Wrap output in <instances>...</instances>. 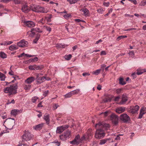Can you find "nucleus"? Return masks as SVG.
Instances as JSON below:
<instances>
[{
	"label": "nucleus",
	"mask_w": 146,
	"mask_h": 146,
	"mask_svg": "<svg viewBox=\"0 0 146 146\" xmlns=\"http://www.w3.org/2000/svg\"><path fill=\"white\" fill-rule=\"evenodd\" d=\"M106 128H109V125L108 124L105 123L104 124L101 123L96 124L95 125L96 130L95 134V137L97 139H101L105 136V133L103 129V127Z\"/></svg>",
	"instance_id": "f257e3e1"
},
{
	"label": "nucleus",
	"mask_w": 146,
	"mask_h": 146,
	"mask_svg": "<svg viewBox=\"0 0 146 146\" xmlns=\"http://www.w3.org/2000/svg\"><path fill=\"white\" fill-rule=\"evenodd\" d=\"M18 88L17 84L15 83L11 85L9 87L4 88V92L7 94H8L9 96L16 94L17 92V89Z\"/></svg>",
	"instance_id": "f03ea898"
},
{
	"label": "nucleus",
	"mask_w": 146,
	"mask_h": 146,
	"mask_svg": "<svg viewBox=\"0 0 146 146\" xmlns=\"http://www.w3.org/2000/svg\"><path fill=\"white\" fill-rule=\"evenodd\" d=\"M24 133L21 136L22 139V142L29 141L31 140L33 137V135L31 134L28 130L24 131Z\"/></svg>",
	"instance_id": "7ed1b4c3"
},
{
	"label": "nucleus",
	"mask_w": 146,
	"mask_h": 146,
	"mask_svg": "<svg viewBox=\"0 0 146 146\" xmlns=\"http://www.w3.org/2000/svg\"><path fill=\"white\" fill-rule=\"evenodd\" d=\"M93 133L92 129H88L86 134L84 135L81 137L82 140H86L89 138H92L93 135Z\"/></svg>",
	"instance_id": "20e7f679"
},
{
	"label": "nucleus",
	"mask_w": 146,
	"mask_h": 146,
	"mask_svg": "<svg viewBox=\"0 0 146 146\" xmlns=\"http://www.w3.org/2000/svg\"><path fill=\"white\" fill-rule=\"evenodd\" d=\"M139 106L137 105L130 106V109L128 110V112L132 114L138 113V111L139 109Z\"/></svg>",
	"instance_id": "39448f33"
},
{
	"label": "nucleus",
	"mask_w": 146,
	"mask_h": 146,
	"mask_svg": "<svg viewBox=\"0 0 146 146\" xmlns=\"http://www.w3.org/2000/svg\"><path fill=\"white\" fill-rule=\"evenodd\" d=\"M82 140L81 138L80 139V135H78L76 136L73 140L70 141V143L72 145H78L81 142V141Z\"/></svg>",
	"instance_id": "423d86ee"
},
{
	"label": "nucleus",
	"mask_w": 146,
	"mask_h": 146,
	"mask_svg": "<svg viewBox=\"0 0 146 146\" xmlns=\"http://www.w3.org/2000/svg\"><path fill=\"white\" fill-rule=\"evenodd\" d=\"M34 31L41 33L42 31L38 28H32L30 31L28 32L27 33L29 35V36L33 37L35 34Z\"/></svg>",
	"instance_id": "0eeeda50"
},
{
	"label": "nucleus",
	"mask_w": 146,
	"mask_h": 146,
	"mask_svg": "<svg viewBox=\"0 0 146 146\" xmlns=\"http://www.w3.org/2000/svg\"><path fill=\"white\" fill-rule=\"evenodd\" d=\"M70 134V131L68 130L67 131L63 134L61 135L60 136V138L62 141H65L69 138Z\"/></svg>",
	"instance_id": "6e6552de"
},
{
	"label": "nucleus",
	"mask_w": 146,
	"mask_h": 146,
	"mask_svg": "<svg viewBox=\"0 0 146 146\" xmlns=\"http://www.w3.org/2000/svg\"><path fill=\"white\" fill-rule=\"evenodd\" d=\"M120 119L124 123H127L130 120V118L126 114L124 113L120 115Z\"/></svg>",
	"instance_id": "1a4fd4ad"
},
{
	"label": "nucleus",
	"mask_w": 146,
	"mask_h": 146,
	"mask_svg": "<svg viewBox=\"0 0 146 146\" xmlns=\"http://www.w3.org/2000/svg\"><path fill=\"white\" fill-rule=\"evenodd\" d=\"M110 118L113 123L115 125L118 123V117L114 114H112L110 116Z\"/></svg>",
	"instance_id": "9d476101"
},
{
	"label": "nucleus",
	"mask_w": 146,
	"mask_h": 146,
	"mask_svg": "<svg viewBox=\"0 0 146 146\" xmlns=\"http://www.w3.org/2000/svg\"><path fill=\"white\" fill-rule=\"evenodd\" d=\"M24 25L29 27H33L35 26V23L31 21H27L24 22Z\"/></svg>",
	"instance_id": "9b49d317"
},
{
	"label": "nucleus",
	"mask_w": 146,
	"mask_h": 146,
	"mask_svg": "<svg viewBox=\"0 0 146 146\" xmlns=\"http://www.w3.org/2000/svg\"><path fill=\"white\" fill-rule=\"evenodd\" d=\"M28 44L27 41H25L24 40H22L20 41L17 43V46L19 47H23L26 46Z\"/></svg>",
	"instance_id": "f8f14e48"
},
{
	"label": "nucleus",
	"mask_w": 146,
	"mask_h": 146,
	"mask_svg": "<svg viewBox=\"0 0 146 146\" xmlns=\"http://www.w3.org/2000/svg\"><path fill=\"white\" fill-rule=\"evenodd\" d=\"M23 111L22 110H17V109H14L12 110L11 112V115L16 116L19 113H21Z\"/></svg>",
	"instance_id": "ddd939ff"
},
{
	"label": "nucleus",
	"mask_w": 146,
	"mask_h": 146,
	"mask_svg": "<svg viewBox=\"0 0 146 146\" xmlns=\"http://www.w3.org/2000/svg\"><path fill=\"white\" fill-rule=\"evenodd\" d=\"M146 113V108L144 107H142L140 110V112L138 118L141 119L143 115Z\"/></svg>",
	"instance_id": "4468645a"
},
{
	"label": "nucleus",
	"mask_w": 146,
	"mask_h": 146,
	"mask_svg": "<svg viewBox=\"0 0 146 146\" xmlns=\"http://www.w3.org/2000/svg\"><path fill=\"white\" fill-rule=\"evenodd\" d=\"M21 10L23 12L27 13H28L30 10V7H29L26 5H24L22 6Z\"/></svg>",
	"instance_id": "2eb2a0df"
},
{
	"label": "nucleus",
	"mask_w": 146,
	"mask_h": 146,
	"mask_svg": "<svg viewBox=\"0 0 146 146\" xmlns=\"http://www.w3.org/2000/svg\"><path fill=\"white\" fill-rule=\"evenodd\" d=\"M128 100V98L126 94H123L122 96V100L119 103L121 104H123L126 102Z\"/></svg>",
	"instance_id": "dca6fc26"
},
{
	"label": "nucleus",
	"mask_w": 146,
	"mask_h": 146,
	"mask_svg": "<svg viewBox=\"0 0 146 146\" xmlns=\"http://www.w3.org/2000/svg\"><path fill=\"white\" fill-rule=\"evenodd\" d=\"M38 6V5H31L30 6V10H31L37 13Z\"/></svg>",
	"instance_id": "f3484780"
},
{
	"label": "nucleus",
	"mask_w": 146,
	"mask_h": 146,
	"mask_svg": "<svg viewBox=\"0 0 146 146\" xmlns=\"http://www.w3.org/2000/svg\"><path fill=\"white\" fill-rule=\"evenodd\" d=\"M35 80V78L33 77H31L27 78L25 81V84H30L31 83L33 82Z\"/></svg>",
	"instance_id": "a211bd4d"
},
{
	"label": "nucleus",
	"mask_w": 146,
	"mask_h": 146,
	"mask_svg": "<svg viewBox=\"0 0 146 146\" xmlns=\"http://www.w3.org/2000/svg\"><path fill=\"white\" fill-rule=\"evenodd\" d=\"M125 110V108L122 107H120L116 109V111L118 113H120L124 112Z\"/></svg>",
	"instance_id": "6ab92c4d"
},
{
	"label": "nucleus",
	"mask_w": 146,
	"mask_h": 146,
	"mask_svg": "<svg viewBox=\"0 0 146 146\" xmlns=\"http://www.w3.org/2000/svg\"><path fill=\"white\" fill-rule=\"evenodd\" d=\"M48 11L47 10L45 9L44 8L42 7H40L38 6V9L37 11V13H47Z\"/></svg>",
	"instance_id": "aec40b11"
},
{
	"label": "nucleus",
	"mask_w": 146,
	"mask_h": 146,
	"mask_svg": "<svg viewBox=\"0 0 146 146\" xmlns=\"http://www.w3.org/2000/svg\"><path fill=\"white\" fill-rule=\"evenodd\" d=\"M81 11L83 13V14L85 16H87L89 15V11L86 8H84L81 9Z\"/></svg>",
	"instance_id": "412c9836"
},
{
	"label": "nucleus",
	"mask_w": 146,
	"mask_h": 146,
	"mask_svg": "<svg viewBox=\"0 0 146 146\" xmlns=\"http://www.w3.org/2000/svg\"><path fill=\"white\" fill-rule=\"evenodd\" d=\"M44 119L46 121L47 124L49 125L50 123V117L49 115L46 114H45L44 116Z\"/></svg>",
	"instance_id": "4be33fe9"
},
{
	"label": "nucleus",
	"mask_w": 146,
	"mask_h": 146,
	"mask_svg": "<svg viewBox=\"0 0 146 146\" xmlns=\"http://www.w3.org/2000/svg\"><path fill=\"white\" fill-rule=\"evenodd\" d=\"M46 79V78L44 76L41 77L37 80V82L38 84H40L43 82L44 80Z\"/></svg>",
	"instance_id": "5701e85b"
},
{
	"label": "nucleus",
	"mask_w": 146,
	"mask_h": 146,
	"mask_svg": "<svg viewBox=\"0 0 146 146\" xmlns=\"http://www.w3.org/2000/svg\"><path fill=\"white\" fill-rule=\"evenodd\" d=\"M145 72H146V69H139L137 70V72L136 74L138 75H140Z\"/></svg>",
	"instance_id": "b1692460"
},
{
	"label": "nucleus",
	"mask_w": 146,
	"mask_h": 146,
	"mask_svg": "<svg viewBox=\"0 0 146 146\" xmlns=\"http://www.w3.org/2000/svg\"><path fill=\"white\" fill-rule=\"evenodd\" d=\"M18 48V46L16 45H12L9 48V49L11 51L16 50Z\"/></svg>",
	"instance_id": "393cba45"
},
{
	"label": "nucleus",
	"mask_w": 146,
	"mask_h": 146,
	"mask_svg": "<svg viewBox=\"0 0 146 146\" xmlns=\"http://www.w3.org/2000/svg\"><path fill=\"white\" fill-rule=\"evenodd\" d=\"M43 123H41L35 125L34 127V129L35 130L37 129H42V127L43 126Z\"/></svg>",
	"instance_id": "a878e982"
},
{
	"label": "nucleus",
	"mask_w": 146,
	"mask_h": 146,
	"mask_svg": "<svg viewBox=\"0 0 146 146\" xmlns=\"http://www.w3.org/2000/svg\"><path fill=\"white\" fill-rule=\"evenodd\" d=\"M23 87L24 89L25 90H29L31 87V84H25L23 85Z\"/></svg>",
	"instance_id": "bb28decb"
},
{
	"label": "nucleus",
	"mask_w": 146,
	"mask_h": 146,
	"mask_svg": "<svg viewBox=\"0 0 146 146\" xmlns=\"http://www.w3.org/2000/svg\"><path fill=\"white\" fill-rule=\"evenodd\" d=\"M63 132L62 128L61 126L58 127L56 131L57 133L60 134Z\"/></svg>",
	"instance_id": "cd10ccee"
},
{
	"label": "nucleus",
	"mask_w": 146,
	"mask_h": 146,
	"mask_svg": "<svg viewBox=\"0 0 146 146\" xmlns=\"http://www.w3.org/2000/svg\"><path fill=\"white\" fill-rule=\"evenodd\" d=\"M6 78L5 75L4 74L0 72V78L1 81H5Z\"/></svg>",
	"instance_id": "c85d7f7f"
},
{
	"label": "nucleus",
	"mask_w": 146,
	"mask_h": 146,
	"mask_svg": "<svg viewBox=\"0 0 146 146\" xmlns=\"http://www.w3.org/2000/svg\"><path fill=\"white\" fill-rule=\"evenodd\" d=\"M44 68V66L42 65L39 66H37L35 65V70H42Z\"/></svg>",
	"instance_id": "c756f323"
},
{
	"label": "nucleus",
	"mask_w": 146,
	"mask_h": 146,
	"mask_svg": "<svg viewBox=\"0 0 146 146\" xmlns=\"http://www.w3.org/2000/svg\"><path fill=\"white\" fill-rule=\"evenodd\" d=\"M38 98L36 96L33 97L31 99V102L33 103H35Z\"/></svg>",
	"instance_id": "7c9ffc66"
},
{
	"label": "nucleus",
	"mask_w": 146,
	"mask_h": 146,
	"mask_svg": "<svg viewBox=\"0 0 146 146\" xmlns=\"http://www.w3.org/2000/svg\"><path fill=\"white\" fill-rule=\"evenodd\" d=\"M7 55L3 52L0 53V57L3 58H5L7 57Z\"/></svg>",
	"instance_id": "2f4dec72"
},
{
	"label": "nucleus",
	"mask_w": 146,
	"mask_h": 146,
	"mask_svg": "<svg viewBox=\"0 0 146 146\" xmlns=\"http://www.w3.org/2000/svg\"><path fill=\"white\" fill-rule=\"evenodd\" d=\"M72 92H70L64 95L65 98H67L71 97L72 96Z\"/></svg>",
	"instance_id": "473e14b6"
},
{
	"label": "nucleus",
	"mask_w": 146,
	"mask_h": 146,
	"mask_svg": "<svg viewBox=\"0 0 146 146\" xmlns=\"http://www.w3.org/2000/svg\"><path fill=\"white\" fill-rule=\"evenodd\" d=\"M80 91V89H77L76 90H75L72 91H71L72 93V95H74L75 94H77L78 93V92Z\"/></svg>",
	"instance_id": "72a5a7b5"
},
{
	"label": "nucleus",
	"mask_w": 146,
	"mask_h": 146,
	"mask_svg": "<svg viewBox=\"0 0 146 146\" xmlns=\"http://www.w3.org/2000/svg\"><path fill=\"white\" fill-rule=\"evenodd\" d=\"M119 83L121 85H124L126 84V82L123 81V78H120L119 80Z\"/></svg>",
	"instance_id": "f704fd0d"
},
{
	"label": "nucleus",
	"mask_w": 146,
	"mask_h": 146,
	"mask_svg": "<svg viewBox=\"0 0 146 146\" xmlns=\"http://www.w3.org/2000/svg\"><path fill=\"white\" fill-rule=\"evenodd\" d=\"M79 0H67V1L69 2L70 4H72L76 3Z\"/></svg>",
	"instance_id": "c9c22d12"
},
{
	"label": "nucleus",
	"mask_w": 146,
	"mask_h": 146,
	"mask_svg": "<svg viewBox=\"0 0 146 146\" xmlns=\"http://www.w3.org/2000/svg\"><path fill=\"white\" fill-rule=\"evenodd\" d=\"M72 57V55L70 54L66 55L64 56L65 59L66 60H69Z\"/></svg>",
	"instance_id": "e433bc0d"
},
{
	"label": "nucleus",
	"mask_w": 146,
	"mask_h": 146,
	"mask_svg": "<svg viewBox=\"0 0 146 146\" xmlns=\"http://www.w3.org/2000/svg\"><path fill=\"white\" fill-rule=\"evenodd\" d=\"M127 37V36H118L117 38V41H119L121 39H122L124 38H126Z\"/></svg>",
	"instance_id": "4c0bfd02"
},
{
	"label": "nucleus",
	"mask_w": 146,
	"mask_h": 146,
	"mask_svg": "<svg viewBox=\"0 0 146 146\" xmlns=\"http://www.w3.org/2000/svg\"><path fill=\"white\" fill-rule=\"evenodd\" d=\"M30 62H35L38 60V58L37 57H35L34 58H32L29 60Z\"/></svg>",
	"instance_id": "58836bf2"
},
{
	"label": "nucleus",
	"mask_w": 146,
	"mask_h": 146,
	"mask_svg": "<svg viewBox=\"0 0 146 146\" xmlns=\"http://www.w3.org/2000/svg\"><path fill=\"white\" fill-rule=\"evenodd\" d=\"M13 1L14 3L16 5L20 4L21 2V0H13Z\"/></svg>",
	"instance_id": "ea45409f"
},
{
	"label": "nucleus",
	"mask_w": 146,
	"mask_h": 146,
	"mask_svg": "<svg viewBox=\"0 0 146 146\" xmlns=\"http://www.w3.org/2000/svg\"><path fill=\"white\" fill-rule=\"evenodd\" d=\"M101 70V69L97 70L94 71V72L93 73V74L95 75H97L100 72Z\"/></svg>",
	"instance_id": "a19ab883"
},
{
	"label": "nucleus",
	"mask_w": 146,
	"mask_h": 146,
	"mask_svg": "<svg viewBox=\"0 0 146 146\" xmlns=\"http://www.w3.org/2000/svg\"><path fill=\"white\" fill-rule=\"evenodd\" d=\"M61 126L63 131L68 127V125H64Z\"/></svg>",
	"instance_id": "79ce46f5"
},
{
	"label": "nucleus",
	"mask_w": 146,
	"mask_h": 146,
	"mask_svg": "<svg viewBox=\"0 0 146 146\" xmlns=\"http://www.w3.org/2000/svg\"><path fill=\"white\" fill-rule=\"evenodd\" d=\"M43 75L41 73H38L36 75V80H38V79H39L41 77V76H42Z\"/></svg>",
	"instance_id": "37998d69"
},
{
	"label": "nucleus",
	"mask_w": 146,
	"mask_h": 146,
	"mask_svg": "<svg viewBox=\"0 0 146 146\" xmlns=\"http://www.w3.org/2000/svg\"><path fill=\"white\" fill-rule=\"evenodd\" d=\"M63 16L66 19H68L69 18L71 17V14H69L64 15Z\"/></svg>",
	"instance_id": "c03bdc74"
},
{
	"label": "nucleus",
	"mask_w": 146,
	"mask_h": 146,
	"mask_svg": "<svg viewBox=\"0 0 146 146\" xmlns=\"http://www.w3.org/2000/svg\"><path fill=\"white\" fill-rule=\"evenodd\" d=\"M107 141V140H106L105 139H102L100 140V142L99 143L100 145H103L104 144L106 143Z\"/></svg>",
	"instance_id": "a18cd8bd"
},
{
	"label": "nucleus",
	"mask_w": 146,
	"mask_h": 146,
	"mask_svg": "<svg viewBox=\"0 0 146 146\" xmlns=\"http://www.w3.org/2000/svg\"><path fill=\"white\" fill-rule=\"evenodd\" d=\"M44 27L45 28L46 30L48 31L49 33L51 31V29L50 27L47 26H44Z\"/></svg>",
	"instance_id": "49530a36"
},
{
	"label": "nucleus",
	"mask_w": 146,
	"mask_h": 146,
	"mask_svg": "<svg viewBox=\"0 0 146 146\" xmlns=\"http://www.w3.org/2000/svg\"><path fill=\"white\" fill-rule=\"evenodd\" d=\"M146 5V0L144 1H141L140 3V5L141 6H144L145 5Z\"/></svg>",
	"instance_id": "de8ad7c7"
},
{
	"label": "nucleus",
	"mask_w": 146,
	"mask_h": 146,
	"mask_svg": "<svg viewBox=\"0 0 146 146\" xmlns=\"http://www.w3.org/2000/svg\"><path fill=\"white\" fill-rule=\"evenodd\" d=\"M35 65H30L29 66V68L30 70H35Z\"/></svg>",
	"instance_id": "09e8293b"
},
{
	"label": "nucleus",
	"mask_w": 146,
	"mask_h": 146,
	"mask_svg": "<svg viewBox=\"0 0 146 146\" xmlns=\"http://www.w3.org/2000/svg\"><path fill=\"white\" fill-rule=\"evenodd\" d=\"M53 143H56V145L58 146H59L60 145V142L57 140H55L52 142Z\"/></svg>",
	"instance_id": "8fccbe9b"
},
{
	"label": "nucleus",
	"mask_w": 146,
	"mask_h": 146,
	"mask_svg": "<svg viewBox=\"0 0 146 146\" xmlns=\"http://www.w3.org/2000/svg\"><path fill=\"white\" fill-rule=\"evenodd\" d=\"M15 101L13 99L12 100L11 102H10L9 100H8L7 103V104L8 105L11 103L14 104H15Z\"/></svg>",
	"instance_id": "3c124183"
},
{
	"label": "nucleus",
	"mask_w": 146,
	"mask_h": 146,
	"mask_svg": "<svg viewBox=\"0 0 146 146\" xmlns=\"http://www.w3.org/2000/svg\"><path fill=\"white\" fill-rule=\"evenodd\" d=\"M97 11L99 13L102 14L103 13V10L102 8L98 9L97 10Z\"/></svg>",
	"instance_id": "603ef678"
},
{
	"label": "nucleus",
	"mask_w": 146,
	"mask_h": 146,
	"mask_svg": "<svg viewBox=\"0 0 146 146\" xmlns=\"http://www.w3.org/2000/svg\"><path fill=\"white\" fill-rule=\"evenodd\" d=\"M48 92L49 91L48 90H46L44 92L43 94L44 96H46L48 95Z\"/></svg>",
	"instance_id": "864d4df0"
},
{
	"label": "nucleus",
	"mask_w": 146,
	"mask_h": 146,
	"mask_svg": "<svg viewBox=\"0 0 146 146\" xmlns=\"http://www.w3.org/2000/svg\"><path fill=\"white\" fill-rule=\"evenodd\" d=\"M122 90V89L121 88H118L116 90V92L117 94H119L121 93Z\"/></svg>",
	"instance_id": "5fc2aeb1"
},
{
	"label": "nucleus",
	"mask_w": 146,
	"mask_h": 146,
	"mask_svg": "<svg viewBox=\"0 0 146 146\" xmlns=\"http://www.w3.org/2000/svg\"><path fill=\"white\" fill-rule=\"evenodd\" d=\"M104 5L106 7H108L110 5V3L108 2H104L103 3Z\"/></svg>",
	"instance_id": "6e6d98bb"
},
{
	"label": "nucleus",
	"mask_w": 146,
	"mask_h": 146,
	"mask_svg": "<svg viewBox=\"0 0 146 146\" xmlns=\"http://www.w3.org/2000/svg\"><path fill=\"white\" fill-rule=\"evenodd\" d=\"M129 54L132 56H133L134 55V51L133 50L129 52Z\"/></svg>",
	"instance_id": "4d7b16f0"
},
{
	"label": "nucleus",
	"mask_w": 146,
	"mask_h": 146,
	"mask_svg": "<svg viewBox=\"0 0 146 146\" xmlns=\"http://www.w3.org/2000/svg\"><path fill=\"white\" fill-rule=\"evenodd\" d=\"M67 46L68 45L67 44H60L61 48H64Z\"/></svg>",
	"instance_id": "13d9d810"
},
{
	"label": "nucleus",
	"mask_w": 146,
	"mask_h": 146,
	"mask_svg": "<svg viewBox=\"0 0 146 146\" xmlns=\"http://www.w3.org/2000/svg\"><path fill=\"white\" fill-rule=\"evenodd\" d=\"M120 98V97L119 96H117L115 97V99L114 100V101L116 102H118L119 100V99Z\"/></svg>",
	"instance_id": "bf43d9fd"
},
{
	"label": "nucleus",
	"mask_w": 146,
	"mask_h": 146,
	"mask_svg": "<svg viewBox=\"0 0 146 146\" xmlns=\"http://www.w3.org/2000/svg\"><path fill=\"white\" fill-rule=\"evenodd\" d=\"M100 54L101 56L105 55L106 54V53L105 51L103 50L101 52Z\"/></svg>",
	"instance_id": "052dcab7"
},
{
	"label": "nucleus",
	"mask_w": 146,
	"mask_h": 146,
	"mask_svg": "<svg viewBox=\"0 0 146 146\" xmlns=\"http://www.w3.org/2000/svg\"><path fill=\"white\" fill-rule=\"evenodd\" d=\"M129 1H131L135 5H136L137 3V2L136 0H129Z\"/></svg>",
	"instance_id": "680f3d73"
},
{
	"label": "nucleus",
	"mask_w": 146,
	"mask_h": 146,
	"mask_svg": "<svg viewBox=\"0 0 146 146\" xmlns=\"http://www.w3.org/2000/svg\"><path fill=\"white\" fill-rule=\"evenodd\" d=\"M131 76L132 77H133V79L136 78V73H135V72L131 74Z\"/></svg>",
	"instance_id": "e2e57ef3"
},
{
	"label": "nucleus",
	"mask_w": 146,
	"mask_h": 146,
	"mask_svg": "<svg viewBox=\"0 0 146 146\" xmlns=\"http://www.w3.org/2000/svg\"><path fill=\"white\" fill-rule=\"evenodd\" d=\"M82 75L84 76H89L90 75V74L88 73L84 72V73H83Z\"/></svg>",
	"instance_id": "0e129e2a"
},
{
	"label": "nucleus",
	"mask_w": 146,
	"mask_h": 146,
	"mask_svg": "<svg viewBox=\"0 0 146 146\" xmlns=\"http://www.w3.org/2000/svg\"><path fill=\"white\" fill-rule=\"evenodd\" d=\"M125 17H130L132 18L134 17V16L133 15H131L129 14H126L125 15Z\"/></svg>",
	"instance_id": "69168bd1"
},
{
	"label": "nucleus",
	"mask_w": 146,
	"mask_h": 146,
	"mask_svg": "<svg viewBox=\"0 0 146 146\" xmlns=\"http://www.w3.org/2000/svg\"><path fill=\"white\" fill-rule=\"evenodd\" d=\"M74 21L75 22H77V23H79L80 22H81V20L79 19H75L74 20Z\"/></svg>",
	"instance_id": "338daca9"
},
{
	"label": "nucleus",
	"mask_w": 146,
	"mask_h": 146,
	"mask_svg": "<svg viewBox=\"0 0 146 146\" xmlns=\"http://www.w3.org/2000/svg\"><path fill=\"white\" fill-rule=\"evenodd\" d=\"M40 35L39 34H37L36 35V37L35 39L38 40L39 38V37H40Z\"/></svg>",
	"instance_id": "774afa93"
}]
</instances>
